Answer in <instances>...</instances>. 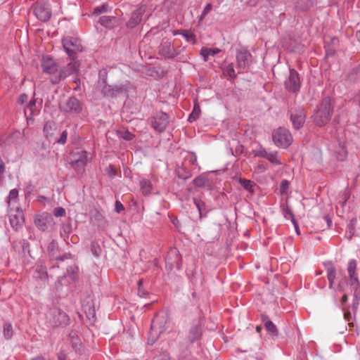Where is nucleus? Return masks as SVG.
<instances>
[{
    "label": "nucleus",
    "instance_id": "f257e3e1",
    "mask_svg": "<svg viewBox=\"0 0 360 360\" xmlns=\"http://www.w3.org/2000/svg\"><path fill=\"white\" fill-rule=\"evenodd\" d=\"M333 112L332 102L330 98L322 100L319 109L315 112L314 121L319 126L326 124L330 120Z\"/></svg>",
    "mask_w": 360,
    "mask_h": 360
},
{
    "label": "nucleus",
    "instance_id": "f03ea898",
    "mask_svg": "<svg viewBox=\"0 0 360 360\" xmlns=\"http://www.w3.org/2000/svg\"><path fill=\"white\" fill-rule=\"evenodd\" d=\"M46 318L49 324L53 328L66 326L69 321L68 315L56 307L50 309L46 314Z\"/></svg>",
    "mask_w": 360,
    "mask_h": 360
},
{
    "label": "nucleus",
    "instance_id": "7ed1b4c3",
    "mask_svg": "<svg viewBox=\"0 0 360 360\" xmlns=\"http://www.w3.org/2000/svg\"><path fill=\"white\" fill-rule=\"evenodd\" d=\"M357 262L355 259H350L347 266V271L349 285L354 290V295L355 297L360 296V282L359 280L358 274L356 273Z\"/></svg>",
    "mask_w": 360,
    "mask_h": 360
},
{
    "label": "nucleus",
    "instance_id": "20e7f679",
    "mask_svg": "<svg viewBox=\"0 0 360 360\" xmlns=\"http://www.w3.org/2000/svg\"><path fill=\"white\" fill-rule=\"evenodd\" d=\"M274 143L281 148H286L292 142V136L290 131L284 128H278L272 134Z\"/></svg>",
    "mask_w": 360,
    "mask_h": 360
},
{
    "label": "nucleus",
    "instance_id": "39448f33",
    "mask_svg": "<svg viewBox=\"0 0 360 360\" xmlns=\"http://www.w3.org/2000/svg\"><path fill=\"white\" fill-rule=\"evenodd\" d=\"M62 43L65 51L70 57L82 51L81 41L76 37H66L63 39Z\"/></svg>",
    "mask_w": 360,
    "mask_h": 360
},
{
    "label": "nucleus",
    "instance_id": "423d86ee",
    "mask_svg": "<svg viewBox=\"0 0 360 360\" xmlns=\"http://www.w3.org/2000/svg\"><path fill=\"white\" fill-rule=\"evenodd\" d=\"M77 69V63L76 61L69 63L65 67L61 69L58 75H53L51 77V82L52 84H58L63 79H65L68 75L75 72Z\"/></svg>",
    "mask_w": 360,
    "mask_h": 360
},
{
    "label": "nucleus",
    "instance_id": "0eeeda50",
    "mask_svg": "<svg viewBox=\"0 0 360 360\" xmlns=\"http://www.w3.org/2000/svg\"><path fill=\"white\" fill-rule=\"evenodd\" d=\"M251 57L250 53L246 48L240 47L237 49L236 61L238 68L243 70L248 68L251 63Z\"/></svg>",
    "mask_w": 360,
    "mask_h": 360
},
{
    "label": "nucleus",
    "instance_id": "6e6552de",
    "mask_svg": "<svg viewBox=\"0 0 360 360\" xmlns=\"http://www.w3.org/2000/svg\"><path fill=\"white\" fill-rule=\"evenodd\" d=\"M61 110L65 112L78 114L82 110L79 101L75 97H70L60 105Z\"/></svg>",
    "mask_w": 360,
    "mask_h": 360
},
{
    "label": "nucleus",
    "instance_id": "1a4fd4ad",
    "mask_svg": "<svg viewBox=\"0 0 360 360\" xmlns=\"http://www.w3.org/2000/svg\"><path fill=\"white\" fill-rule=\"evenodd\" d=\"M285 84L288 91L290 92H296L299 91L301 82L299 75L295 70H290L289 76L286 79Z\"/></svg>",
    "mask_w": 360,
    "mask_h": 360
},
{
    "label": "nucleus",
    "instance_id": "9d476101",
    "mask_svg": "<svg viewBox=\"0 0 360 360\" xmlns=\"http://www.w3.org/2000/svg\"><path fill=\"white\" fill-rule=\"evenodd\" d=\"M34 14L39 20L46 22L50 19L51 12L48 4L37 3L34 6Z\"/></svg>",
    "mask_w": 360,
    "mask_h": 360
},
{
    "label": "nucleus",
    "instance_id": "9b49d317",
    "mask_svg": "<svg viewBox=\"0 0 360 360\" xmlns=\"http://www.w3.org/2000/svg\"><path fill=\"white\" fill-rule=\"evenodd\" d=\"M89 154L84 150L78 151L72 160V166L77 171L82 170L89 159Z\"/></svg>",
    "mask_w": 360,
    "mask_h": 360
},
{
    "label": "nucleus",
    "instance_id": "f8f14e48",
    "mask_svg": "<svg viewBox=\"0 0 360 360\" xmlns=\"http://www.w3.org/2000/svg\"><path fill=\"white\" fill-rule=\"evenodd\" d=\"M53 218L51 214L44 212L37 214L34 217V224L41 231H46L52 224Z\"/></svg>",
    "mask_w": 360,
    "mask_h": 360
},
{
    "label": "nucleus",
    "instance_id": "ddd939ff",
    "mask_svg": "<svg viewBox=\"0 0 360 360\" xmlns=\"http://www.w3.org/2000/svg\"><path fill=\"white\" fill-rule=\"evenodd\" d=\"M104 96L108 97H117L121 94L127 93V89L123 84L120 85H105L102 89Z\"/></svg>",
    "mask_w": 360,
    "mask_h": 360
},
{
    "label": "nucleus",
    "instance_id": "4468645a",
    "mask_svg": "<svg viewBox=\"0 0 360 360\" xmlns=\"http://www.w3.org/2000/svg\"><path fill=\"white\" fill-rule=\"evenodd\" d=\"M15 210L18 212V214H11L9 217V221L12 228L15 231H18L22 226L25 219L22 210L20 206H17L15 208Z\"/></svg>",
    "mask_w": 360,
    "mask_h": 360
},
{
    "label": "nucleus",
    "instance_id": "2eb2a0df",
    "mask_svg": "<svg viewBox=\"0 0 360 360\" xmlns=\"http://www.w3.org/2000/svg\"><path fill=\"white\" fill-rule=\"evenodd\" d=\"M168 122L169 119L167 115L164 112H160L153 118L152 125L156 131H162L165 129Z\"/></svg>",
    "mask_w": 360,
    "mask_h": 360
},
{
    "label": "nucleus",
    "instance_id": "dca6fc26",
    "mask_svg": "<svg viewBox=\"0 0 360 360\" xmlns=\"http://www.w3.org/2000/svg\"><path fill=\"white\" fill-rule=\"evenodd\" d=\"M159 53L167 58H174L178 55V52L174 49L169 41L161 43L159 47Z\"/></svg>",
    "mask_w": 360,
    "mask_h": 360
},
{
    "label": "nucleus",
    "instance_id": "f3484780",
    "mask_svg": "<svg viewBox=\"0 0 360 360\" xmlns=\"http://www.w3.org/2000/svg\"><path fill=\"white\" fill-rule=\"evenodd\" d=\"M146 8L144 6H141L137 8L131 15L130 19L127 22V27L130 28H133L139 24L142 20V17L145 13Z\"/></svg>",
    "mask_w": 360,
    "mask_h": 360
},
{
    "label": "nucleus",
    "instance_id": "a211bd4d",
    "mask_svg": "<svg viewBox=\"0 0 360 360\" xmlns=\"http://www.w3.org/2000/svg\"><path fill=\"white\" fill-rule=\"evenodd\" d=\"M290 120L293 127L296 129H300L305 121V115L300 109H296L291 112Z\"/></svg>",
    "mask_w": 360,
    "mask_h": 360
},
{
    "label": "nucleus",
    "instance_id": "6ab92c4d",
    "mask_svg": "<svg viewBox=\"0 0 360 360\" xmlns=\"http://www.w3.org/2000/svg\"><path fill=\"white\" fill-rule=\"evenodd\" d=\"M43 71L50 75H54L58 71L56 63L49 57H44L41 63Z\"/></svg>",
    "mask_w": 360,
    "mask_h": 360
},
{
    "label": "nucleus",
    "instance_id": "aec40b11",
    "mask_svg": "<svg viewBox=\"0 0 360 360\" xmlns=\"http://www.w3.org/2000/svg\"><path fill=\"white\" fill-rule=\"evenodd\" d=\"M165 329L158 320L153 321L151 324V331L149 335V340L154 342L157 340L159 334L162 333Z\"/></svg>",
    "mask_w": 360,
    "mask_h": 360
},
{
    "label": "nucleus",
    "instance_id": "412c9836",
    "mask_svg": "<svg viewBox=\"0 0 360 360\" xmlns=\"http://www.w3.org/2000/svg\"><path fill=\"white\" fill-rule=\"evenodd\" d=\"M327 271V278L329 282V288H334V281L336 276V270L332 262H328L324 264Z\"/></svg>",
    "mask_w": 360,
    "mask_h": 360
},
{
    "label": "nucleus",
    "instance_id": "4be33fe9",
    "mask_svg": "<svg viewBox=\"0 0 360 360\" xmlns=\"http://www.w3.org/2000/svg\"><path fill=\"white\" fill-rule=\"evenodd\" d=\"M140 190L142 194L148 196L151 194L153 190V185L151 181L147 179H142L139 183Z\"/></svg>",
    "mask_w": 360,
    "mask_h": 360
},
{
    "label": "nucleus",
    "instance_id": "5701e85b",
    "mask_svg": "<svg viewBox=\"0 0 360 360\" xmlns=\"http://www.w3.org/2000/svg\"><path fill=\"white\" fill-rule=\"evenodd\" d=\"M18 193L19 192L17 188L11 189L9 192V194L6 199L9 212L13 210V208L11 207V206L17 202L18 198Z\"/></svg>",
    "mask_w": 360,
    "mask_h": 360
},
{
    "label": "nucleus",
    "instance_id": "b1692460",
    "mask_svg": "<svg viewBox=\"0 0 360 360\" xmlns=\"http://www.w3.org/2000/svg\"><path fill=\"white\" fill-rule=\"evenodd\" d=\"M238 183L245 190H246L250 194H253L255 193L254 188L256 187V184L254 181L240 178L238 179Z\"/></svg>",
    "mask_w": 360,
    "mask_h": 360
},
{
    "label": "nucleus",
    "instance_id": "393cba45",
    "mask_svg": "<svg viewBox=\"0 0 360 360\" xmlns=\"http://www.w3.org/2000/svg\"><path fill=\"white\" fill-rule=\"evenodd\" d=\"M193 202L196 206L198 212H199V218L202 219L203 217L206 216L207 213V210L205 206V203L199 198H194Z\"/></svg>",
    "mask_w": 360,
    "mask_h": 360
},
{
    "label": "nucleus",
    "instance_id": "a878e982",
    "mask_svg": "<svg viewBox=\"0 0 360 360\" xmlns=\"http://www.w3.org/2000/svg\"><path fill=\"white\" fill-rule=\"evenodd\" d=\"M263 321L264 323V326L268 333L272 336H277L278 330L276 325L271 321L269 320L266 317L263 318Z\"/></svg>",
    "mask_w": 360,
    "mask_h": 360
},
{
    "label": "nucleus",
    "instance_id": "bb28decb",
    "mask_svg": "<svg viewBox=\"0 0 360 360\" xmlns=\"http://www.w3.org/2000/svg\"><path fill=\"white\" fill-rule=\"evenodd\" d=\"M221 50L218 48L214 49H209L206 47H202L200 50V55L203 57L205 61L208 60L210 56H215L219 53Z\"/></svg>",
    "mask_w": 360,
    "mask_h": 360
},
{
    "label": "nucleus",
    "instance_id": "cd10ccee",
    "mask_svg": "<svg viewBox=\"0 0 360 360\" xmlns=\"http://www.w3.org/2000/svg\"><path fill=\"white\" fill-rule=\"evenodd\" d=\"M335 156L337 160L343 161L347 155V149L343 143H340L338 148L335 150Z\"/></svg>",
    "mask_w": 360,
    "mask_h": 360
},
{
    "label": "nucleus",
    "instance_id": "c85d7f7f",
    "mask_svg": "<svg viewBox=\"0 0 360 360\" xmlns=\"http://www.w3.org/2000/svg\"><path fill=\"white\" fill-rule=\"evenodd\" d=\"M200 112H201V110H200V107L199 104L195 103L193 111L188 116V122H193L197 119H198V117H200Z\"/></svg>",
    "mask_w": 360,
    "mask_h": 360
},
{
    "label": "nucleus",
    "instance_id": "c756f323",
    "mask_svg": "<svg viewBox=\"0 0 360 360\" xmlns=\"http://www.w3.org/2000/svg\"><path fill=\"white\" fill-rule=\"evenodd\" d=\"M201 335L200 328L199 326H193L188 334V339L192 342L196 340Z\"/></svg>",
    "mask_w": 360,
    "mask_h": 360
},
{
    "label": "nucleus",
    "instance_id": "7c9ffc66",
    "mask_svg": "<svg viewBox=\"0 0 360 360\" xmlns=\"http://www.w3.org/2000/svg\"><path fill=\"white\" fill-rule=\"evenodd\" d=\"M56 129V124L53 122H46L44 126V133L46 138L52 135V132Z\"/></svg>",
    "mask_w": 360,
    "mask_h": 360
},
{
    "label": "nucleus",
    "instance_id": "2f4dec72",
    "mask_svg": "<svg viewBox=\"0 0 360 360\" xmlns=\"http://www.w3.org/2000/svg\"><path fill=\"white\" fill-rule=\"evenodd\" d=\"M266 158L274 165H280L281 164L278 153L276 151L269 152Z\"/></svg>",
    "mask_w": 360,
    "mask_h": 360
},
{
    "label": "nucleus",
    "instance_id": "473e14b6",
    "mask_svg": "<svg viewBox=\"0 0 360 360\" xmlns=\"http://www.w3.org/2000/svg\"><path fill=\"white\" fill-rule=\"evenodd\" d=\"M224 74L233 79L236 77V74L235 72L233 63L228 64L224 68Z\"/></svg>",
    "mask_w": 360,
    "mask_h": 360
},
{
    "label": "nucleus",
    "instance_id": "72a5a7b5",
    "mask_svg": "<svg viewBox=\"0 0 360 360\" xmlns=\"http://www.w3.org/2000/svg\"><path fill=\"white\" fill-rule=\"evenodd\" d=\"M182 36L186 40V41L195 44L196 43V39L195 34L190 30H183Z\"/></svg>",
    "mask_w": 360,
    "mask_h": 360
},
{
    "label": "nucleus",
    "instance_id": "f704fd0d",
    "mask_svg": "<svg viewBox=\"0 0 360 360\" xmlns=\"http://www.w3.org/2000/svg\"><path fill=\"white\" fill-rule=\"evenodd\" d=\"M3 333L4 336L7 340H9L13 337V332L11 323H6L4 325Z\"/></svg>",
    "mask_w": 360,
    "mask_h": 360
},
{
    "label": "nucleus",
    "instance_id": "c9c22d12",
    "mask_svg": "<svg viewBox=\"0 0 360 360\" xmlns=\"http://www.w3.org/2000/svg\"><path fill=\"white\" fill-rule=\"evenodd\" d=\"M282 210H283V216L286 219H290L291 221H293L295 220V216H294L292 210L287 205H283Z\"/></svg>",
    "mask_w": 360,
    "mask_h": 360
},
{
    "label": "nucleus",
    "instance_id": "e433bc0d",
    "mask_svg": "<svg viewBox=\"0 0 360 360\" xmlns=\"http://www.w3.org/2000/svg\"><path fill=\"white\" fill-rule=\"evenodd\" d=\"M117 134L119 137L126 140L131 141L134 138V135L127 130H118Z\"/></svg>",
    "mask_w": 360,
    "mask_h": 360
},
{
    "label": "nucleus",
    "instance_id": "4c0bfd02",
    "mask_svg": "<svg viewBox=\"0 0 360 360\" xmlns=\"http://www.w3.org/2000/svg\"><path fill=\"white\" fill-rule=\"evenodd\" d=\"M108 10V4H103L101 6H98L96 8H94L93 14L95 15H99L102 13H106Z\"/></svg>",
    "mask_w": 360,
    "mask_h": 360
},
{
    "label": "nucleus",
    "instance_id": "58836bf2",
    "mask_svg": "<svg viewBox=\"0 0 360 360\" xmlns=\"http://www.w3.org/2000/svg\"><path fill=\"white\" fill-rule=\"evenodd\" d=\"M90 248L94 256L98 257L101 252V249L98 243L95 241L91 242Z\"/></svg>",
    "mask_w": 360,
    "mask_h": 360
},
{
    "label": "nucleus",
    "instance_id": "ea45409f",
    "mask_svg": "<svg viewBox=\"0 0 360 360\" xmlns=\"http://www.w3.org/2000/svg\"><path fill=\"white\" fill-rule=\"evenodd\" d=\"M115 18L112 16H102L100 18L98 22L105 27H108Z\"/></svg>",
    "mask_w": 360,
    "mask_h": 360
},
{
    "label": "nucleus",
    "instance_id": "a19ab883",
    "mask_svg": "<svg viewBox=\"0 0 360 360\" xmlns=\"http://www.w3.org/2000/svg\"><path fill=\"white\" fill-rule=\"evenodd\" d=\"M268 153L269 152L266 149L262 148H259L258 149H255L253 150V154L255 155V156L262 157L264 158H266Z\"/></svg>",
    "mask_w": 360,
    "mask_h": 360
},
{
    "label": "nucleus",
    "instance_id": "79ce46f5",
    "mask_svg": "<svg viewBox=\"0 0 360 360\" xmlns=\"http://www.w3.org/2000/svg\"><path fill=\"white\" fill-rule=\"evenodd\" d=\"M193 184L198 187H204L206 185V179L202 176H198L193 179Z\"/></svg>",
    "mask_w": 360,
    "mask_h": 360
},
{
    "label": "nucleus",
    "instance_id": "37998d69",
    "mask_svg": "<svg viewBox=\"0 0 360 360\" xmlns=\"http://www.w3.org/2000/svg\"><path fill=\"white\" fill-rule=\"evenodd\" d=\"M212 9V4L209 3L207 4L205 7L204 8L200 16V20H202L204 19V18L211 11Z\"/></svg>",
    "mask_w": 360,
    "mask_h": 360
},
{
    "label": "nucleus",
    "instance_id": "c03bdc74",
    "mask_svg": "<svg viewBox=\"0 0 360 360\" xmlns=\"http://www.w3.org/2000/svg\"><path fill=\"white\" fill-rule=\"evenodd\" d=\"M289 183L287 180H282L280 186V191L281 194H285L287 193Z\"/></svg>",
    "mask_w": 360,
    "mask_h": 360
},
{
    "label": "nucleus",
    "instance_id": "a18cd8bd",
    "mask_svg": "<svg viewBox=\"0 0 360 360\" xmlns=\"http://www.w3.org/2000/svg\"><path fill=\"white\" fill-rule=\"evenodd\" d=\"M65 213V210L61 207H56L53 212L56 217H64Z\"/></svg>",
    "mask_w": 360,
    "mask_h": 360
},
{
    "label": "nucleus",
    "instance_id": "49530a36",
    "mask_svg": "<svg viewBox=\"0 0 360 360\" xmlns=\"http://www.w3.org/2000/svg\"><path fill=\"white\" fill-rule=\"evenodd\" d=\"M106 172L111 177L115 176L118 174L117 169L112 165H109L106 168Z\"/></svg>",
    "mask_w": 360,
    "mask_h": 360
},
{
    "label": "nucleus",
    "instance_id": "de8ad7c7",
    "mask_svg": "<svg viewBox=\"0 0 360 360\" xmlns=\"http://www.w3.org/2000/svg\"><path fill=\"white\" fill-rule=\"evenodd\" d=\"M28 96L26 94H22L19 96L18 98V103L21 105H24L27 103Z\"/></svg>",
    "mask_w": 360,
    "mask_h": 360
},
{
    "label": "nucleus",
    "instance_id": "09e8293b",
    "mask_svg": "<svg viewBox=\"0 0 360 360\" xmlns=\"http://www.w3.org/2000/svg\"><path fill=\"white\" fill-rule=\"evenodd\" d=\"M68 137V132L66 131H63L61 134L60 139L57 141V142L60 144L65 143Z\"/></svg>",
    "mask_w": 360,
    "mask_h": 360
},
{
    "label": "nucleus",
    "instance_id": "8fccbe9b",
    "mask_svg": "<svg viewBox=\"0 0 360 360\" xmlns=\"http://www.w3.org/2000/svg\"><path fill=\"white\" fill-rule=\"evenodd\" d=\"M124 207L123 205L119 200H116L115 203V212L119 213L122 210H124Z\"/></svg>",
    "mask_w": 360,
    "mask_h": 360
},
{
    "label": "nucleus",
    "instance_id": "3c124183",
    "mask_svg": "<svg viewBox=\"0 0 360 360\" xmlns=\"http://www.w3.org/2000/svg\"><path fill=\"white\" fill-rule=\"evenodd\" d=\"M72 255L70 253H65L61 257H56V260L64 261L65 259H71Z\"/></svg>",
    "mask_w": 360,
    "mask_h": 360
},
{
    "label": "nucleus",
    "instance_id": "603ef678",
    "mask_svg": "<svg viewBox=\"0 0 360 360\" xmlns=\"http://www.w3.org/2000/svg\"><path fill=\"white\" fill-rule=\"evenodd\" d=\"M85 312H86V316L88 317H90V316L94 317V315H95V309H94V308L89 307L88 311L86 310Z\"/></svg>",
    "mask_w": 360,
    "mask_h": 360
},
{
    "label": "nucleus",
    "instance_id": "864d4df0",
    "mask_svg": "<svg viewBox=\"0 0 360 360\" xmlns=\"http://www.w3.org/2000/svg\"><path fill=\"white\" fill-rule=\"evenodd\" d=\"M36 105V101L34 99L33 100H31L28 103H27V108H30V110H32V108L33 107H34Z\"/></svg>",
    "mask_w": 360,
    "mask_h": 360
},
{
    "label": "nucleus",
    "instance_id": "5fc2aeb1",
    "mask_svg": "<svg viewBox=\"0 0 360 360\" xmlns=\"http://www.w3.org/2000/svg\"><path fill=\"white\" fill-rule=\"evenodd\" d=\"M5 172V165L4 162H0V176H3Z\"/></svg>",
    "mask_w": 360,
    "mask_h": 360
},
{
    "label": "nucleus",
    "instance_id": "6e6d98bb",
    "mask_svg": "<svg viewBox=\"0 0 360 360\" xmlns=\"http://www.w3.org/2000/svg\"><path fill=\"white\" fill-rule=\"evenodd\" d=\"M348 198H349L348 194L347 193H345L344 195H343V200H342V207L345 206V204L346 203V202L348 200Z\"/></svg>",
    "mask_w": 360,
    "mask_h": 360
},
{
    "label": "nucleus",
    "instance_id": "4d7b16f0",
    "mask_svg": "<svg viewBox=\"0 0 360 360\" xmlns=\"http://www.w3.org/2000/svg\"><path fill=\"white\" fill-rule=\"evenodd\" d=\"M58 360H66V356H65V354L63 353V352H60L58 354Z\"/></svg>",
    "mask_w": 360,
    "mask_h": 360
},
{
    "label": "nucleus",
    "instance_id": "13d9d810",
    "mask_svg": "<svg viewBox=\"0 0 360 360\" xmlns=\"http://www.w3.org/2000/svg\"><path fill=\"white\" fill-rule=\"evenodd\" d=\"M345 289L344 285H342L341 283H339L337 287L335 288V290L339 291H343Z\"/></svg>",
    "mask_w": 360,
    "mask_h": 360
},
{
    "label": "nucleus",
    "instance_id": "bf43d9fd",
    "mask_svg": "<svg viewBox=\"0 0 360 360\" xmlns=\"http://www.w3.org/2000/svg\"><path fill=\"white\" fill-rule=\"evenodd\" d=\"M292 224L294 225L295 226V231L296 232L299 234L300 233V231H299V226H298V224L296 220L292 221Z\"/></svg>",
    "mask_w": 360,
    "mask_h": 360
},
{
    "label": "nucleus",
    "instance_id": "052dcab7",
    "mask_svg": "<svg viewBox=\"0 0 360 360\" xmlns=\"http://www.w3.org/2000/svg\"><path fill=\"white\" fill-rule=\"evenodd\" d=\"M347 301V295H344L342 298H341V303L343 304L344 303H345Z\"/></svg>",
    "mask_w": 360,
    "mask_h": 360
},
{
    "label": "nucleus",
    "instance_id": "680f3d73",
    "mask_svg": "<svg viewBox=\"0 0 360 360\" xmlns=\"http://www.w3.org/2000/svg\"><path fill=\"white\" fill-rule=\"evenodd\" d=\"M355 101L358 102L359 105H360V91L359 93L356 96Z\"/></svg>",
    "mask_w": 360,
    "mask_h": 360
},
{
    "label": "nucleus",
    "instance_id": "e2e57ef3",
    "mask_svg": "<svg viewBox=\"0 0 360 360\" xmlns=\"http://www.w3.org/2000/svg\"><path fill=\"white\" fill-rule=\"evenodd\" d=\"M183 30H174L173 32V35L181 34L182 35Z\"/></svg>",
    "mask_w": 360,
    "mask_h": 360
},
{
    "label": "nucleus",
    "instance_id": "0e129e2a",
    "mask_svg": "<svg viewBox=\"0 0 360 360\" xmlns=\"http://www.w3.org/2000/svg\"><path fill=\"white\" fill-rule=\"evenodd\" d=\"M142 283H143V281L142 280H139L138 281V285H139V294L141 293V286L142 285Z\"/></svg>",
    "mask_w": 360,
    "mask_h": 360
},
{
    "label": "nucleus",
    "instance_id": "69168bd1",
    "mask_svg": "<svg viewBox=\"0 0 360 360\" xmlns=\"http://www.w3.org/2000/svg\"><path fill=\"white\" fill-rule=\"evenodd\" d=\"M32 360H46V359L42 356H37V357L32 359Z\"/></svg>",
    "mask_w": 360,
    "mask_h": 360
},
{
    "label": "nucleus",
    "instance_id": "338daca9",
    "mask_svg": "<svg viewBox=\"0 0 360 360\" xmlns=\"http://www.w3.org/2000/svg\"><path fill=\"white\" fill-rule=\"evenodd\" d=\"M356 36L358 41L360 42V31L356 32Z\"/></svg>",
    "mask_w": 360,
    "mask_h": 360
},
{
    "label": "nucleus",
    "instance_id": "774afa93",
    "mask_svg": "<svg viewBox=\"0 0 360 360\" xmlns=\"http://www.w3.org/2000/svg\"><path fill=\"white\" fill-rule=\"evenodd\" d=\"M177 252H178V251H177V250H176V249H172V250H171L170 253H171V254L176 255V254H177Z\"/></svg>",
    "mask_w": 360,
    "mask_h": 360
}]
</instances>
